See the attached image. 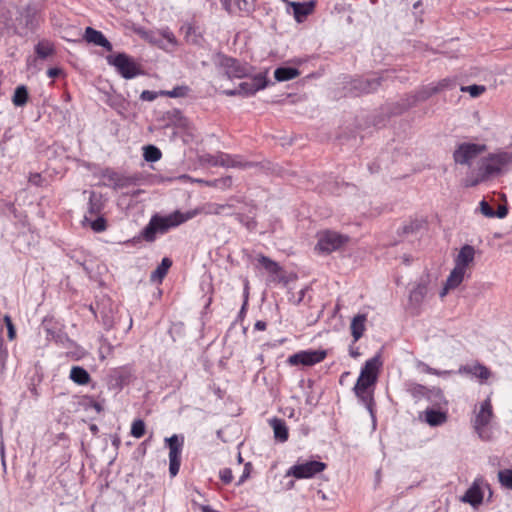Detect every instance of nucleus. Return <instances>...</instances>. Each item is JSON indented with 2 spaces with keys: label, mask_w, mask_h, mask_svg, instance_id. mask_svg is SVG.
<instances>
[{
  "label": "nucleus",
  "mask_w": 512,
  "mask_h": 512,
  "mask_svg": "<svg viewBox=\"0 0 512 512\" xmlns=\"http://www.w3.org/2000/svg\"><path fill=\"white\" fill-rule=\"evenodd\" d=\"M218 160V152L216 154L207 153L201 156V161L212 167H217L219 164H222V162H219Z\"/></svg>",
  "instance_id": "50"
},
{
  "label": "nucleus",
  "mask_w": 512,
  "mask_h": 512,
  "mask_svg": "<svg viewBox=\"0 0 512 512\" xmlns=\"http://www.w3.org/2000/svg\"><path fill=\"white\" fill-rule=\"evenodd\" d=\"M427 285L424 283L417 284L409 293V304L414 309H418L424 301L427 294Z\"/></svg>",
  "instance_id": "29"
},
{
  "label": "nucleus",
  "mask_w": 512,
  "mask_h": 512,
  "mask_svg": "<svg viewBox=\"0 0 512 512\" xmlns=\"http://www.w3.org/2000/svg\"><path fill=\"white\" fill-rule=\"evenodd\" d=\"M269 424L273 429L274 438L276 441L284 443L289 438V431L285 420L273 417L269 420Z\"/></svg>",
  "instance_id": "25"
},
{
  "label": "nucleus",
  "mask_w": 512,
  "mask_h": 512,
  "mask_svg": "<svg viewBox=\"0 0 512 512\" xmlns=\"http://www.w3.org/2000/svg\"><path fill=\"white\" fill-rule=\"evenodd\" d=\"M218 158L219 162H222V164H219L221 167L229 168V162L231 161V154L224 153V152H218Z\"/></svg>",
  "instance_id": "59"
},
{
  "label": "nucleus",
  "mask_w": 512,
  "mask_h": 512,
  "mask_svg": "<svg viewBox=\"0 0 512 512\" xmlns=\"http://www.w3.org/2000/svg\"><path fill=\"white\" fill-rule=\"evenodd\" d=\"M300 74V71L291 66H281L275 69L274 71V78L278 82H284L292 80L296 77H298Z\"/></svg>",
  "instance_id": "33"
},
{
  "label": "nucleus",
  "mask_w": 512,
  "mask_h": 512,
  "mask_svg": "<svg viewBox=\"0 0 512 512\" xmlns=\"http://www.w3.org/2000/svg\"><path fill=\"white\" fill-rule=\"evenodd\" d=\"M102 175L104 178H107L109 181L113 182V184L116 183V181L118 180V176H119V174L117 172H115L114 170L109 169V168H106L102 172Z\"/></svg>",
  "instance_id": "58"
},
{
  "label": "nucleus",
  "mask_w": 512,
  "mask_h": 512,
  "mask_svg": "<svg viewBox=\"0 0 512 512\" xmlns=\"http://www.w3.org/2000/svg\"><path fill=\"white\" fill-rule=\"evenodd\" d=\"M143 157L147 162H157L161 159L162 152L155 145H146L143 148Z\"/></svg>",
  "instance_id": "38"
},
{
  "label": "nucleus",
  "mask_w": 512,
  "mask_h": 512,
  "mask_svg": "<svg viewBox=\"0 0 512 512\" xmlns=\"http://www.w3.org/2000/svg\"><path fill=\"white\" fill-rule=\"evenodd\" d=\"M228 204H213L210 206L209 213L222 214L226 209H230Z\"/></svg>",
  "instance_id": "57"
},
{
  "label": "nucleus",
  "mask_w": 512,
  "mask_h": 512,
  "mask_svg": "<svg viewBox=\"0 0 512 512\" xmlns=\"http://www.w3.org/2000/svg\"><path fill=\"white\" fill-rule=\"evenodd\" d=\"M460 91L469 93L472 98H477L486 91V87L484 85L473 84L461 86Z\"/></svg>",
  "instance_id": "46"
},
{
  "label": "nucleus",
  "mask_w": 512,
  "mask_h": 512,
  "mask_svg": "<svg viewBox=\"0 0 512 512\" xmlns=\"http://www.w3.org/2000/svg\"><path fill=\"white\" fill-rule=\"evenodd\" d=\"M38 12L37 7L31 4L21 8L15 18L14 33L24 37L35 32L39 26Z\"/></svg>",
  "instance_id": "6"
},
{
  "label": "nucleus",
  "mask_w": 512,
  "mask_h": 512,
  "mask_svg": "<svg viewBox=\"0 0 512 512\" xmlns=\"http://www.w3.org/2000/svg\"><path fill=\"white\" fill-rule=\"evenodd\" d=\"M229 168L249 169L256 166V163L245 160L240 155H231Z\"/></svg>",
  "instance_id": "41"
},
{
  "label": "nucleus",
  "mask_w": 512,
  "mask_h": 512,
  "mask_svg": "<svg viewBox=\"0 0 512 512\" xmlns=\"http://www.w3.org/2000/svg\"><path fill=\"white\" fill-rule=\"evenodd\" d=\"M69 378L77 385H87L91 381V376L88 371L82 366H72Z\"/></svg>",
  "instance_id": "32"
},
{
  "label": "nucleus",
  "mask_w": 512,
  "mask_h": 512,
  "mask_svg": "<svg viewBox=\"0 0 512 512\" xmlns=\"http://www.w3.org/2000/svg\"><path fill=\"white\" fill-rule=\"evenodd\" d=\"M423 414L424 421L431 427L443 425L448 418L447 411H443L441 408H427Z\"/></svg>",
  "instance_id": "22"
},
{
  "label": "nucleus",
  "mask_w": 512,
  "mask_h": 512,
  "mask_svg": "<svg viewBox=\"0 0 512 512\" xmlns=\"http://www.w3.org/2000/svg\"><path fill=\"white\" fill-rule=\"evenodd\" d=\"M407 391L416 401H419L425 399L428 387L418 383H409Z\"/></svg>",
  "instance_id": "39"
},
{
  "label": "nucleus",
  "mask_w": 512,
  "mask_h": 512,
  "mask_svg": "<svg viewBox=\"0 0 512 512\" xmlns=\"http://www.w3.org/2000/svg\"><path fill=\"white\" fill-rule=\"evenodd\" d=\"M421 226H422V223L418 220L410 221L408 224H405L402 227V234H404V235L413 234L416 231H418Z\"/></svg>",
  "instance_id": "49"
},
{
  "label": "nucleus",
  "mask_w": 512,
  "mask_h": 512,
  "mask_svg": "<svg viewBox=\"0 0 512 512\" xmlns=\"http://www.w3.org/2000/svg\"><path fill=\"white\" fill-rule=\"evenodd\" d=\"M220 2L229 14H250L254 11V0H220Z\"/></svg>",
  "instance_id": "17"
},
{
  "label": "nucleus",
  "mask_w": 512,
  "mask_h": 512,
  "mask_svg": "<svg viewBox=\"0 0 512 512\" xmlns=\"http://www.w3.org/2000/svg\"><path fill=\"white\" fill-rule=\"evenodd\" d=\"M215 63L223 70L224 75L230 80L249 77L253 69L248 63L223 53H218L216 55Z\"/></svg>",
  "instance_id": "5"
},
{
  "label": "nucleus",
  "mask_w": 512,
  "mask_h": 512,
  "mask_svg": "<svg viewBox=\"0 0 512 512\" xmlns=\"http://www.w3.org/2000/svg\"><path fill=\"white\" fill-rule=\"evenodd\" d=\"M425 399L436 408H442L448 405L443 391L438 387L428 388Z\"/></svg>",
  "instance_id": "31"
},
{
  "label": "nucleus",
  "mask_w": 512,
  "mask_h": 512,
  "mask_svg": "<svg viewBox=\"0 0 512 512\" xmlns=\"http://www.w3.org/2000/svg\"><path fill=\"white\" fill-rule=\"evenodd\" d=\"M219 477L224 484H230L233 480V473L230 468H224L219 471Z\"/></svg>",
  "instance_id": "53"
},
{
  "label": "nucleus",
  "mask_w": 512,
  "mask_h": 512,
  "mask_svg": "<svg viewBox=\"0 0 512 512\" xmlns=\"http://www.w3.org/2000/svg\"><path fill=\"white\" fill-rule=\"evenodd\" d=\"M269 85L266 72L254 75L250 81H245L239 84L238 91L239 96L250 97L256 94V92L265 89Z\"/></svg>",
  "instance_id": "14"
},
{
  "label": "nucleus",
  "mask_w": 512,
  "mask_h": 512,
  "mask_svg": "<svg viewBox=\"0 0 512 512\" xmlns=\"http://www.w3.org/2000/svg\"><path fill=\"white\" fill-rule=\"evenodd\" d=\"M171 266L172 260L168 257H164L156 269L151 273V280L162 282Z\"/></svg>",
  "instance_id": "34"
},
{
  "label": "nucleus",
  "mask_w": 512,
  "mask_h": 512,
  "mask_svg": "<svg viewBox=\"0 0 512 512\" xmlns=\"http://www.w3.org/2000/svg\"><path fill=\"white\" fill-rule=\"evenodd\" d=\"M136 181H137L136 177H133V176L126 177V176L119 175L118 180L114 184V187L115 188H124L129 185L135 184Z\"/></svg>",
  "instance_id": "48"
},
{
  "label": "nucleus",
  "mask_w": 512,
  "mask_h": 512,
  "mask_svg": "<svg viewBox=\"0 0 512 512\" xmlns=\"http://www.w3.org/2000/svg\"><path fill=\"white\" fill-rule=\"evenodd\" d=\"M289 6L293 9V15L298 23H301L315 8L314 1L308 2H289Z\"/></svg>",
  "instance_id": "23"
},
{
  "label": "nucleus",
  "mask_w": 512,
  "mask_h": 512,
  "mask_svg": "<svg viewBox=\"0 0 512 512\" xmlns=\"http://www.w3.org/2000/svg\"><path fill=\"white\" fill-rule=\"evenodd\" d=\"M104 102L118 115L127 118L130 103L123 95L116 92H108L105 94Z\"/></svg>",
  "instance_id": "15"
},
{
  "label": "nucleus",
  "mask_w": 512,
  "mask_h": 512,
  "mask_svg": "<svg viewBox=\"0 0 512 512\" xmlns=\"http://www.w3.org/2000/svg\"><path fill=\"white\" fill-rule=\"evenodd\" d=\"M11 17L8 12L0 13V32H4L5 30H9L11 28Z\"/></svg>",
  "instance_id": "52"
},
{
  "label": "nucleus",
  "mask_w": 512,
  "mask_h": 512,
  "mask_svg": "<svg viewBox=\"0 0 512 512\" xmlns=\"http://www.w3.org/2000/svg\"><path fill=\"white\" fill-rule=\"evenodd\" d=\"M104 209L103 196L100 193L91 191L89 194V201L87 204V213L90 216L99 215Z\"/></svg>",
  "instance_id": "30"
},
{
  "label": "nucleus",
  "mask_w": 512,
  "mask_h": 512,
  "mask_svg": "<svg viewBox=\"0 0 512 512\" xmlns=\"http://www.w3.org/2000/svg\"><path fill=\"white\" fill-rule=\"evenodd\" d=\"M349 237L333 230L320 231L317 234V244L315 250L320 254H330L341 249Z\"/></svg>",
  "instance_id": "7"
},
{
  "label": "nucleus",
  "mask_w": 512,
  "mask_h": 512,
  "mask_svg": "<svg viewBox=\"0 0 512 512\" xmlns=\"http://www.w3.org/2000/svg\"><path fill=\"white\" fill-rule=\"evenodd\" d=\"M381 362L378 356L372 357L365 362L361 368L359 377L354 385L353 391L358 398L359 402L365 406L369 412L373 424L376 423L375 415V401L373 397L372 387L375 385L378 377V371Z\"/></svg>",
  "instance_id": "2"
},
{
  "label": "nucleus",
  "mask_w": 512,
  "mask_h": 512,
  "mask_svg": "<svg viewBox=\"0 0 512 512\" xmlns=\"http://www.w3.org/2000/svg\"><path fill=\"white\" fill-rule=\"evenodd\" d=\"M258 262L270 274H278L281 270L280 265L267 256L260 255Z\"/></svg>",
  "instance_id": "40"
},
{
  "label": "nucleus",
  "mask_w": 512,
  "mask_h": 512,
  "mask_svg": "<svg viewBox=\"0 0 512 512\" xmlns=\"http://www.w3.org/2000/svg\"><path fill=\"white\" fill-rule=\"evenodd\" d=\"M349 355L352 358H358L361 353L359 351V347L355 346V343L352 342V344L349 346Z\"/></svg>",
  "instance_id": "62"
},
{
  "label": "nucleus",
  "mask_w": 512,
  "mask_h": 512,
  "mask_svg": "<svg viewBox=\"0 0 512 512\" xmlns=\"http://www.w3.org/2000/svg\"><path fill=\"white\" fill-rule=\"evenodd\" d=\"M437 93L438 91L435 83L423 85L413 93L407 94L405 98L401 100V108L402 110H408L416 106L418 103L428 100L430 97Z\"/></svg>",
  "instance_id": "12"
},
{
  "label": "nucleus",
  "mask_w": 512,
  "mask_h": 512,
  "mask_svg": "<svg viewBox=\"0 0 512 512\" xmlns=\"http://www.w3.org/2000/svg\"><path fill=\"white\" fill-rule=\"evenodd\" d=\"M34 51L38 58L46 59L55 53V47L50 41L41 40L35 45Z\"/></svg>",
  "instance_id": "36"
},
{
  "label": "nucleus",
  "mask_w": 512,
  "mask_h": 512,
  "mask_svg": "<svg viewBox=\"0 0 512 512\" xmlns=\"http://www.w3.org/2000/svg\"><path fill=\"white\" fill-rule=\"evenodd\" d=\"M146 431L145 422L142 419H136L133 421L131 426V435L135 438H141L144 436Z\"/></svg>",
  "instance_id": "45"
},
{
  "label": "nucleus",
  "mask_w": 512,
  "mask_h": 512,
  "mask_svg": "<svg viewBox=\"0 0 512 512\" xmlns=\"http://www.w3.org/2000/svg\"><path fill=\"white\" fill-rule=\"evenodd\" d=\"M131 379V369L129 367H119L114 369L109 375V385L112 388L121 390L130 383Z\"/></svg>",
  "instance_id": "18"
},
{
  "label": "nucleus",
  "mask_w": 512,
  "mask_h": 512,
  "mask_svg": "<svg viewBox=\"0 0 512 512\" xmlns=\"http://www.w3.org/2000/svg\"><path fill=\"white\" fill-rule=\"evenodd\" d=\"M457 85L458 79L456 77H446L435 83L438 93L446 90H453Z\"/></svg>",
  "instance_id": "42"
},
{
  "label": "nucleus",
  "mask_w": 512,
  "mask_h": 512,
  "mask_svg": "<svg viewBox=\"0 0 512 512\" xmlns=\"http://www.w3.org/2000/svg\"><path fill=\"white\" fill-rule=\"evenodd\" d=\"M63 73V69L59 67H51L46 72L47 76L52 79L61 76Z\"/></svg>",
  "instance_id": "60"
},
{
  "label": "nucleus",
  "mask_w": 512,
  "mask_h": 512,
  "mask_svg": "<svg viewBox=\"0 0 512 512\" xmlns=\"http://www.w3.org/2000/svg\"><path fill=\"white\" fill-rule=\"evenodd\" d=\"M327 464L318 460L297 461L286 471V477L292 476L296 479H309L323 472Z\"/></svg>",
  "instance_id": "8"
},
{
  "label": "nucleus",
  "mask_w": 512,
  "mask_h": 512,
  "mask_svg": "<svg viewBox=\"0 0 512 512\" xmlns=\"http://www.w3.org/2000/svg\"><path fill=\"white\" fill-rule=\"evenodd\" d=\"M165 443L169 448V474L173 478L179 473L184 436L174 434L165 438Z\"/></svg>",
  "instance_id": "10"
},
{
  "label": "nucleus",
  "mask_w": 512,
  "mask_h": 512,
  "mask_svg": "<svg viewBox=\"0 0 512 512\" xmlns=\"http://www.w3.org/2000/svg\"><path fill=\"white\" fill-rule=\"evenodd\" d=\"M195 212L174 211L168 215L162 216L158 213L151 216L148 224L142 229L140 237L146 242L152 243L156 240L158 234H165L170 229L176 228L195 216Z\"/></svg>",
  "instance_id": "3"
},
{
  "label": "nucleus",
  "mask_w": 512,
  "mask_h": 512,
  "mask_svg": "<svg viewBox=\"0 0 512 512\" xmlns=\"http://www.w3.org/2000/svg\"><path fill=\"white\" fill-rule=\"evenodd\" d=\"M484 493L477 479L474 480L472 485L467 489L462 496L461 501L470 504L476 508L483 502Z\"/></svg>",
  "instance_id": "21"
},
{
  "label": "nucleus",
  "mask_w": 512,
  "mask_h": 512,
  "mask_svg": "<svg viewBox=\"0 0 512 512\" xmlns=\"http://www.w3.org/2000/svg\"><path fill=\"white\" fill-rule=\"evenodd\" d=\"M106 61L109 66L114 67L116 72L126 80L144 74L141 65L125 52L109 54L106 56Z\"/></svg>",
  "instance_id": "4"
},
{
  "label": "nucleus",
  "mask_w": 512,
  "mask_h": 512,
  "mask_svg": "<svg viewBox=\"0 0 512 512\" xmlns=\"http://www.w3.org/2000/svg\"><path fill=\"white\" fill-rule=\"evenodd\" d=\"M266 327H267V323L262 320L256 321V323L254 325V329L258 330V331H264V330H266Z\"/></svg>",
  "instance_id": "64"
},
{
  "label": "nucleus",
  "mask_w": 512,
  "mask_h": 512,
  "mask_svg": "<svg viewBox=\"0 0 512 512\" xmlns=\"http://www.w3.org/2000/svg\"><path fill=\"white\" fill-rule=\"evenodd\" d=\"M90 309L95 314V316H97V313L100 314L102 324L106 331L114 328L117 316L114 312L112 304L109 301L106 303L103 302L101 305H97V311L94 310L93 306H91Z\"/></svg>",
  "instance_id": "16"
},
{
  "label": "nucleus",
  "mask_w": 512,
  "mask_h": 512,
  "mask_svg": "<svg viewBox=\"0 0 512 512\" xmlns=\"http://www.w3.org/2000/svg\"><path fill=\"white\" fill-rule=\"evenodd\" d=\"M43 330L45 332V337L48 341H54L55 343H63L66 339V334L62 331L61 328L57 326L56 323H53L51 320L45 319L43 321Z\"/></svg>",
  "instance_id": "24"
},
{
  "label": "nucleus",
  "mask_w": 512,
  "mask_h": 512,
  "mask_svg": "<svg viewBox=\"0 0 512 512\" xmlns=\"http://www.w3.org/2000/svg\"><path fill=\"white\" fill-rule=\"evenodd\" d=\"M327 356L326 350H301L297 353L290 355L287 359V363L291 366H313L322 362Z\"/></svg>",
  "instance_id": "11"
},
{
  "label": "nucleus",
  "mask_w": 512,
  "mask_h": 512,
  "mask_svg": "<svg viewBox=\"0 0 512 512\" xmlns=\"http://www.w3.org/2000/svg\"><path fill=\"white\" fill-rule=\"evenodd\" d=\"M475 257V248L471 245L465 244L461 247L456 259L455 264L466 270V268L473 262Z\"/></svg>",
  "instance_id": "26"
},
{
  "label": "nucleus",
  "mask_w": 512,
  "mask_h": 512,
  "mask_svg": "<svg viewBox=\"0 0 512 512\" xmlns=\"http://www.w3.org/2000/svg\"><path fill=\"white\" fill-rule=\"evenodd\" d=\"M83 38L86 42L102 47L106 51L111 52L113 50V45L106 36L101 31L96 30L93 27L89 26L85 28Z\"/></svg>",
  "instance_id": "19"
},
{
  "label": "nucleus",
  "mask_w": 512,
  "mask_h": 512,
  "mask_svg": "<svg viewBox=\"0 0 512 512\" xmlns=\"http://www.w3.org/2000/svg\"><path fill=\"white\" fill-rule=\"evenodd\" d=\"M366 321H367L366 314H357L356 316L353 317L351 324H350L351 334L353 337V343H356L363 336V334L366 330V325H365Z\"/></svg>",
  "instance_id": "27"
},
{
  "label": "nucleus",
  "mask_w": 512,
  "mask_h": 512,
  "mask_svg": "<svg viewBox=\"0 0 512 512\" xmlns=\"http://www.w3.org/2000/svg\"><path fill=\"white\" fill-rule=\"evenodd\" d=\"M29 100V92L26 85H19L15 88L14 94L12 96V103L16 107H23L27 104Z\"/></svg>",
  "instance_id": "35"
},
{
  "label": "nucleus",
  "mask_w": 512,
  "mask_h": 512,
  "mask_svg": "<svg viewBox=\"0 0 512 512\" xmlns=\"http://www.w3.org/2000/svg\"><path fill=\"white\" fill-rule=\"evenodd\" d=\"M464 275L465 269L455 265L454 269L450 272V275L446 280V285L443 291L440 293V296H444L448 289H454L458 287L462 283Z\"/></svg>",
  "instance_id": "28"
},
{
  "label": "nucleus",
  "mask_w": 512,
  "mask_h": 512,
  "mask_svg": "<svg viewBox=\"0 0 512 512\" xmlns=\"http://www.w3.org/2000/svg\"><path fill=\"white\" fill-rule=\"evenodd\" d=\"M480 211L481 213L488 217V218H494L495 217V210L491 207V205L486 200H481L479 203Z\"/></svg>",
  "instance_id": "51"
},
{
  "label": "nucleus",
  "mask_w": 512,
  "mask_h": 512,
  "mask_svg": "<svg viewBox=\"0 0 512 512\" xmlns=\"http://www.w3.org/2000/svg\"><path fill=\"white\" fill-rule=\"evenodd\" d=\"M95 216H96V218L94 220H92L91 218H89L87 216V214H85L84 219H85V221H88L90 223V227L94 232L100 233V232L105 231L107 228V220L105 219V217L102 214L95 215Z\"/></svg>",
  "instance_id": "37"
},
{
  "label": "nucleus",
  "mask_w": 512,
  "mask_h": 512,
  "mask_svg": "<svg viewBox=\"0 0 512 512\" xmlns=\"http://www.w3.org/2000/svg\"><path fill=\"white\" fill-rule=\"evenodd\" d=\"M4 322L6 324L7 330H8V338L10 340H13L16 335L15 327L12 323L11 317L9 315L4 316Z\"/></svg>",
  "instance_id": "54"
},
{
  "label": "nucleus",
  "mask_w": 512,
  "mask_h": 512,
  "mask_svg": "<svg viewBox=\"0 0 512 512\" xmlns=\"http://www.w3.org/2000/svg\"><path fill=\"white\" fill-rule=\"evenodd\" d=\"M158 92L150 91V90H144L140 94V100L142 101H154L158 97Z\"/></svg>",
  "instance_id": "56"
},
{
  "label": "nucleus",
  "mask_w": 512,
  "mask_h": 512,
  "mask_svg": "<svg viewBox=\"0 0 512 512\" xmlns=\"http://www.w3.org/2000/svg\"><path fill=\"white\" fill-rule=\"evenodd\" d=\"M487 150V145L473 142L457 143L452 153L456 165L471 168L473 161ZM512 169V151L498 150L488 153L477 162L475 168L469 169L462 179V186L473 188L492 179L498 178Z\"/></svg>",
  "instance_id": "1"
},
{
  "label": "nucleus",
  "mask_w": 512,
  "mask_h": 512,
  "mask_svg": "<svg viewBox=\"0 0 512 512\" xmlns=\"http://www.w3.org/2000/svg\"><path fill=\"white\" fill-rule=\"evenodd\" d=\"M457 373L461 375H470L474 378L480 379L481 381H486L491 376L489 368L479 362L461 365Z\"/></svg>",
  "instance_id": "20"
},
{
  "label": "nucleus",
  "mask_w": 512,
  "mask_h": 512,
  "mask_svg": "<svg viewBox=\"0 0 512 512\" xmlns=\"http://www.w3.org/2000/svg\"><path fill=\"white\" fill-rule=\"evenodd\" d=\"M8 359V349L5 345L4 339L0 336V374L6 370V362Z\"/></svg>",
  "instance_id": "47"
},
{
  "label": "nucleus",
  "mask_w": 512,
  "mask_h": 512,
  "mask_svg": "<svg viewBox=\"0 0 512 512\" xmlns=\"http://www.w3.org/2000/svg\"><path fill=\"white\" fill-rule=\"evenodd\" d=\"M498 480L503 487L512 490V469L500 470Z\"/></svg>",
  "instance_id": "44"
},
{
  "label": "nucleus",
  "mask_w": 512,
  "mask_h": 512,
  "mask_svg": "<svg viewBox=\"0 0 512 512\" xmlns=\"http://www.w3.org/2000/svg\"><path fill=\"white\" fill-rule=\"evenodd\" d=\"M29 392L31 393V395L37 399L39 396H40V392L38 390V387L36 384H31V386L29 387Z\"/></svg>",
  "instance_id": "63"
},
{
  "label": "nucleus",
  "mask_w": 512,
  "mask_h": 512,
  "mask_svg": "<svg viewBox=\"0 0 512 512\" xmlns=\"http://www.w3.org/2000/svg\"><path fill=\"white\" fill-rule=\"evenodd\" d=\"M252 465L250 462H247L244 466V470L242 475L239 477L236 485L240 486L242 485L250 476Z\"/></svg>",
  "instance_id": "55"
},
{
  "label": "nucleus",
  "mask_w": 512,
  "mask_h": 512,
  "mask_svg": "<svg viewBox=\"0 0 512 512\" xmlns=\"http://www.w3.org/2000/svg\"><path fill=\"white\" fill-rule=\"evenodd\" d=\"M494 416L493 407L490 397H487L480 405L473 421V427L481 439H486L484 429L490 424Z\"/></svg>",
  "instance_id": "13"
},
{
  "label": "nucleus",
  "mask_w": 512,
  "mask_h": 512,
  "mask_svg": "<svg viewBox=\"0 0 512 512\" xmlns=\"http://www.w3.org/2000/svg\"><path fill=\"white\" fill-rule=\"evenodd\" d=\"M189 91H190L189 87L186 85H183V86H176L172 90H169V91H160V95H165L170 98H178V97L187 96Z\"/></svg>",
  "instance_id": "43"
},
{
  "label": "nucleus",
  "mask_w": 512,
  "mask_h": 512,
  "mask_svg": "<svg viewBox=\"0 0 512 512\" xmlns=\"http://www.w3.org/2000/svg\"><path fill=\"white\" fill-rule=\"evenodd\" d=\"M495 214V217L499 218V219H503L507 216L508 214V209L507 207L505 206H498V209L494 212Z\"/></svg>",
  "instance_id": "61"
},
{
  "label": "nucleus",
  "mask_w": 512,
  "mask_h": 512,
  "mask_svg": "<svg viewBox=\"0 0 512 512\" xmlns=\"http://www.w3.org/2000/svg\"><path fill=\"white\" fill-rule=\"evenodd\" d=\"M382 80L383 78L380 76L354 78L345 86L346 94L358 97L362 94L375 92L381 85Z\"/></svg>",
  "instance_id": "9"
}]
</instances>
